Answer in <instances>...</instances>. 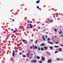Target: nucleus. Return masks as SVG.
<instances>
[{
	"label": "nucleus",
	"instance_id": "f03ea898",
	"mask_svg": "<svg viewBox=\"0 0 63 63\" xmlns=\"http://www.w3.org/2000/svg\"><path fill=\"white\" fill-rule=\"evenodd\" d=\"M52 62V60L51 59H49L47 61V62L49 63H51Z\"/></svg>",
	"mask_w": 63,
	"mask_h": 63
},
{
	"label": "nucleus",
	"instance_id": "dca6fc26",
	"mask_svg": "<svg viewBox=\"0 0 63 63\" xmlns=\"http://www.w3.org/2000/svg\"><path fill=\"white\" fill-rule=\"evenodd\" d=\"M43 31H45L46 30H46V29H45V28H43Z\"/></svg>",
	"mask_w": 63,
	"mask_h": 63
},
{
	"label": "nucleus",
	"instance_id": "f3484780",
	"mask_svg": "<svg viewBox=\"0 0 63 63\" xmlns=\"http://www.w3.org/2000/svg\"><path fill=\"white\" fill-rule=\"evenodd\" d=\"M39 1H40V0H39V1H36V3H40Z\"/></svg>",
	"mask_w": 63,
	"mask_h": 63
},
{
	"label": "nucleus",
	"instance_id": "aec40b11",
	"mask_svg": "<svg viewBox=\"0 0 63 63\" xmlns=\"http://www.w3.org/2000/svg\"><path fill=\"white\" fill-rule=\"evenodd\" d=\"M22 42H27V41H26L25 40H22Z\"/></svg>",
	"mask_w": 63,
	"mask_h": 63
},
{
	"label": "nucleus",
	"instance_id": "79ce46f5",
	"mask_svg": "<svg viewBox=\"0 0 63 63\" xmlns=\"http://www.w3.org/2000/svg\"><path fill=\"white\" fill-rule=\"evenodd\" d=\"M30 22V21H28V23H29Z\"/></svg>",
	"mask_w": 63,
	"mask_h": 63
},
{
	"label": "nucleus",
	"instance_id": "bf43d9fd",
	"mask_svg": "<svg viewBox=\"0 0 63 63\" xmlns=\"http://www.w3.org/2000/svg\"><path fill=\"white\" fill-rule=\"evenodd\" d=\"M39 10H41V8H39Z\"/></svg>",
	"mask_w": 63,
	"mask_h": 63
},
{
	"label": "nucleus",
	"instance_id": "423d86ee",
	"mask_svg": "<svg viewBox=\"0 0 63 63\" xmlns=\"http://www.w3.org/2000/svg\"><path fill=\"white\" fill-rule=\"evenodd\" d=\"M62 48H59V49L58 50V51L60 52L62 51Z\"/></svg>",
	"mask_w": 63,
	"mask_h": 63
},
{
	"label": "nucleus",
	"instance_id": "e2e57ef3",
	"mask_svg": "<svg viewBox=\"0 0 63 63\" xmlns=\"http://www.w3.org/2000/svg\"><path fill=\"white\" fill-rule=\"evenodd\" d=\"M56 17H58V16L57 15V16H56Z\"/></svg>",
	"mask_w": 63,
	"mask_h": 63
},
{
	"label": "nucleus",
	"instance_id": "4c0bfd02",
	"mask_svg": "<svg viewBox=\"0 0 63 63\" xmlns=\"http://www.w3.org/2000/svg\"><path fill=\"white\" fill-rule=\"evenodd\" d=\"M22 51V53H24V51H23V50Z\"/></svg>",
	"mask_w": 63,
	"mask_h": 63
},
{
	"label": "nucleus",
	"instance_id": "f704fd0d",
	"mask_svg": "<svg viewBox=\"0 0 63 63\" xmlns=\"http://www.w3.org/2000/svg\"><path fill=\"white\" fill-rule=\"evenodd\" d=\"M61 36L62 37V38H63V35L62 34H61Z\"/></svg>",
	"mask_w": 63,
	"mask_h": 63
},
{
	"label": "nucleus",
	"instance_id": "4d7b16f0",
	"mask_svg": "<svg viewBox=\"0 0 63 63\" xmlns=\"http://www.w3.org/2000/svg\"><path fill=\"white\" fill-rule=\"evenodd\" d=\"M30 59H31V57H30L29 58Z\"/></svg>",
	"mask_w": 63,
	"mask_h": 63
},
{
	"label": "nucleus",
	"instance_id": "c85d7f7f",
	"mask_svg": "<svg viewBox=\"0 0 63 63\" xmlns=\"http://www.w3.org/2000/svg\"><path fill=\"white\" fill-rule=\"evenodd\" d=\"M39 62V63H43V62H42V61H40Z\"/></svg>",
	"mask_w": 63,
	"mask_h": 63
},
{
	"label": "nucleus",
	"instance_id": "473e14b6",
	"mask_svg": "<svg viewBox=\"0 0 63 63\" xmlns=\"http://www.w3.org/2000/svg\"><path fill=\"white\" fill-rule=\"evenodd\" d=\"M18 52V51L17 50H16L15 51V52Z\"/></svg>",
	"mask_w": 63,
	"mask_h": 63
},
{
	"label": "nucleus",
	"instance_id": "c03bdc74",
	"mask_svg": "<svg viewBox=\"0 0 63 63\" xmlns=\"http://www.w3.org/2000/svg\"><path fill=\"white\" fill-rule=\"evenodd\" d=\"M18 46H20V44H18Z\"/></svg>",
	"mask_w": 63,
	"mask_h": 63
},
{
	"label": "nucleus",
	"instance_id": "72a5a7b5",
	"mask_svg": "<svg viewBox=\"0 0 63 63\" xmlns=\"http://www.w3.org/2000/svg\"><path fill=\"white\" fill-rule=\"evenodd\" d=\"M27 42H24V44H27Z\"/></svg>",
	"mask_w": 63,
	"mask_h": 63
},
{
	"label": "nucleus",
	"instance_id": "49530a36",
	"mask_svg": "<svg viewBox=\"0 0 63 63\" xmlns=\"http://www.w3.org/2000/svg\"><path fill=\"white\" fill-rule=\"evenodd\" d=\"M8 43H11V41H8Z\"/></svg>",
	"mask_w": 63,
	"mask_h": 63
},
{
	"label": "nucleus",
	"instance_id": "c9c22d12",
	"mask_svg": "<svg viewBox=\"0 0 63 63\" xmlns=\"http://www.w3.org/2000/svg\"><path fill=\"white\" fill-rule=\"evenodd\" d=\"M37 42H38V41L37 40H36V41L35 42V43L36 44H37Z\"/></svg>",
	"mask_w": 63,
	"mask_h": 63
},
{
	"label": "nucleus",
	"instance_id": "c756f323",
	"mask_svg": "<svg viewBox=\"0 0 63 63\" xmlns=\"http://www.w3.org/2000/svg\"><path fill=\"white\" fill-rule=\"evenodd\" d=\"M54 30L56 32V31H57V30H56V29H54Z\"/></svg>",
	"mask_w": 63,
	"mask_h": 63
},
{
	"label": "nucleus",
	"instance_id": "680f3d73",
	"mask_svg": "<svg viewBox=\"0 0 63 63\" xmlns=\"http://www.w3.org/2000/svg\"><path fill=\"white\" fill-rule=\"evenodd\" d=\"M22 56L23 57V54H22Z\"/></svg>",
	"mask_w": 63,
	"mask_h": 63
},
{
	"label": "nucleus",
	"instance_id": "6ab92c4d",
	"mask_svg": "<svg viewBox=\"0 0 63 63\" xmlns=\"http://www.w3.org/2000/svg\"><path fill=\"white\" fill-rule=\"evenodd\" d=\"M41 50L42 51H43V50H44V48H43V47H41Z\"/></svg>",
	"mask_w": 63,
	"mask_h": 63
},
{
	"label": "nucleus",
	"instance_id": "cd10ccee",
	"mask_svg": "<svg viewBox=\"0 0 63 63\" xmlns=\"http://www.w3.org/2000/svg\"><path fill=\"white\" fill-rule=\"evenodd\" d=\"M23 57H26V55H24V56H23Z\"/></svg>",
	"mask_w": 63,
	"mask_h": 63
},
{
	"label": "nucleus",
	"instance_id": "de8ad7c7",
	"mask_svg": "<svg viewBox=\"0 0 63 63\" xmlns=\"http://www.w3.org/2000/svg\"><path fill=\"white\" fill-rule=\"evenodd\" d=\"M11 31H13V30H14V29H11Z\"/></svg>",
	"mask_w": 63,
	"mask_h": 63
},
{
	"label": "nucleus",
	"instance_id": "a19ab883",
	"mask_svg": "<svg viewBox=\"0 0 63 63\" xmlns=\"http://www.w3.org/2000/svg\"><path fill=\"white\" fill-rule=\"evenodd\" d=\"M59 43V42H56V44H58V43Z\"/></svg>",
	"mask_w": 63,
	"mask_h": 63
},
{
	"label": "nucleus",
	"instance_id": "774afa93",
	"mask_svg": "<svg viewBox=\"0 0 63 63\" xmlns=\"http://www.w3.org/2000/svg\"><path fill=\"white\" fill-rule=\"evenodd\" d=\"M55 37H56V35H55Z\"/></svg>",
	"mask_w": 63,
	"mask_h": 63
},
{
	"label": "nucleus",
	"instance_id": "7ed1b4c3",
	"mask_svg": "<svg viewBox=\"0 0 63 63\" xmlns=\"http://www.w3.org/2000/svg\"><path fill=\"white\" fill-rule=\"evenodd\" d=\"M15 51L14 50L12 53V56L14 57H15Z\"/></svg>",
	"mask_w": 63,
	"mask_h": 63
},
{
	"label": "nucleus",
	"instance_id": "3c124183",
	"mask_svg": "<svg viewBox=\"0 0 63 63\" xmlns=\"http://www.w3.org/2000/svg\"><path fill=\"white\" fill-rule=\"evenodd\" d=\"M31 41H32V42H33V40H31Z\"/></svg>",
	"mask_w": 63,
	"mask_h": 63
},
{
	"label": "nucleus",
	"instance_id": "5fc2aeb1",
	"mask_svg": "<svg viewBox=\"0 0 63 63\" xmlns=\"http://www.w3.org/2000/svg\"><path fill=\"white\" fill-rule=\"evenodd\" d=\"M28 27H27V29H28Z\"/></svg>",
	"mask_w": 63,
	"mask_h": 63
},
{
	"label": "nucleus",
	"instance_id": "37998d69",
	"mask_svg": "<svg viewBox=\"0 0 63 63\" xmlns=\"http://www.w3.org/2000/svg\"><path fill=\"white\" fill-rule=\"evenodd\" d=\"M30 23H32V22L31 21L30 22Z\"/></svg>",
	"mask_w": 63,
	"mask_h": 63
},
{
	"label": "nucleus",
	"instance_id": "9b49d317",
	"mask_svg": "<svg viewBox=\"0 0 63 63\" xmlns=\"http://www.w3.org/2000/svg\"><path fill=\"white\" fill-rule=\"evenodd\" d=\"M44 48L45 49H46V50L47 49V47L46 46H45L44 47Z\"/></svg>",
	"mask_w": 63,
	"mask_h": 63
},
{
	"label": "nucleus",
	"instance_id": "0eeeda50",
	"mask_svg": "<svg viewBox=\"0 0 63 63\" xmlns=\"http://www.w3.org/2000/svg\"><path fill=\"white\" fill-rule=\"evenodd\" d=\"M42 38H43V40L44 41H46V39H45V37H44V35H43Z\"/></svg>",
	"mask_w": 63,
	"mask_h": 63
},
{
	"label": "nucleus",
	"instance_id": "9d476101",
	"mask_svg": "<svg viewBox=\"0 0 63 63\" xmlns=\"http://www.w3.org/2000/svg\"><path fill=\"white\" fill-rule=\"evenodd\" d=\"M49 47L50 48L51 50H53V47H52V46L50 47Z\"/></svg>",
	"mask_w": 63,
	"mask_h": 63
},
{
	"label": "nucleus",
	"instance_id": "09e8293b",
	"mask_svg": "<svg viewBox=\"0 0 63 63\" xmlns=\"http://www.w3.org/2000/svg\"><path fill=\"white\" fill-rule=\"evenodd\" d=\"M62 46H63V44L61 46V47H62Z\"/></svg>",
	"mask_w": 63,
	"mask_h": 63
},
{
	"label": "nucleus",
	"instance_id": "6e6552de",
	"mask_svg": "<svg viewBox=\"0 0 63 63\" xmlns=\"http://www.w3.org/2000/svg\"><path fill=\"white\" fill-rule=\"evenodd\" d=\"M48 43H49V44H50L51 45H53V43L52 42H50L49 41H48Z\"/></svg>",
	"mask_w": 63,
	"mask_h": 63
},
{
	"label": "nucleus",
	"instance_id": "ea45409f",
	"mask_svg": "<svg viewBox=\"0 0 63 63\" xmlns=\"http://www.w3.org/2000/svg\"><path fill=\"white\" fill-rule=\"evenodd\" d=\"M45 22H46V23H47V21H45Z\"/></svg>",
	"mask_w": 63,
	"mask_h": 63
},
{
	"label": "nucleus",
	"instance_id": "4be33fe9",
	"mask_svg": "<svg viewBox=\"0 0 63 63\" xmlns=\"http://www.w3.org/2000/svg\"><path fill=\"white\" fill-rule=\"evenodd\" d=\"M22 54V53L21 52H20L19 54V55H21V54Z\"/></svg>",
	"mask_w": 63,
	"mask_h": 63
},
{
	"label": "nucleus",
	"instance_id": "052dcab7",
	"mask_svg": "<svg viewBox=\"0 0 63 63\" xmlns=\"http://www.w3.org/2000/svg\"><path fill=\"white\" fill-rule=\"evenodd\" d=\"M48 32H46V34H48Z\"/></svg>",
	"mask_w": 63,
	"mask_h": 63
},
{
	"label": "nucleus",
	"instance_id": "a878e982",
	"mask_svg": "<svg viewBox=\"0 0 63 63\" xmlns=\"http://www.w3.org/2000/svg\"><path fill=\"white\" fill-rule=\"evenodd\" d=\"M47 39L48 41H50V39L49 38H48Z\"/></svg>",
	"mask_w": 63,
	"mask_h": 63
},
{
	"label": "nucleus",
	"instance_id": "6e6d98bb",
	"mask_svg": "<svg viewBox=\"0 0 63 63\" xmlns=\"http://www.w3.org/2000/svg\"><path fill=\"white\" fill-rule=\"evenodd\" d=\"M59 15H61V14L60 13H59Z\"/></svg>",
	"mask_w": 63,
	"mask_h": 63
},
{
	"label": "nucleus",
	"instance_id": "5701e85b",
	"mask_svg": "<svg viewBox=\"0 0 63 63\" xmlns=\"http://www.w3.org/2000/svg\"><path fill=\"white\" fill-rule=\"evenodd\" d=\"M35 49H38V47H37V46H35Z\"/></svg>",
	"mask_w": 63,
	"mask_h": 63
},
{
	"label": "nucleus",
	"instance_id": "20e7f679",
	"mask_svg": "<svg viewBox=\"0 0 63 63\" xmlns=\"http://www.w3.org/2000/svg\"><path fill=\"white\" fill-rule=\"evenodd\" d=\"M31 62H34L35 63H36V62H37V60H33Z\"/></svg>",
	"mask_w": 63,
	"mask_h": 63
},
{
	"label": "nucleus",
	"instance_id": "ddd939ff",
	"mask_svg": "<svg viewBox=\"0 0 63 63\" xmlns=\"http://www.w3.org/2000/svg\"><path fill=\"white\" fill-rule=\"evenodd\" d=\"M36 58L38 59H40V57L39 56H37L36 57Z\"/></svg>",
	"mask_w": 63,
	"mask_h": 63
},
{
	"label": "nucleus",
	"instance_id": "1a4fd4ad",
	"mask_svg": "<svg viewBox=\"0 0 63 63\" xmlns=\"http://www.w3.org/2000/svg\"><path fill=\"white\" fill-rule=\"evenodd\" d=\"M46 46V45L43 43H42L41 45V47H42V46L43 47V46Z\"/></svg>",
	"mask_w": 63,
	"mask_h": 63
},
{
	"label": "nucleus",
	"instance_id": "2eb2a0df",
	"mask_svg": "<svg viewBox=\"0 0 63 63\" xmlns=\"http://www.w3.org/2000/svg\"><path fill=\"white\" fill-rule=\"evenodd\" d=\"M32 47H33V49H34L35 48V46H34V45H33Z\"/></svg>",
	"mask_w": 63,
	"mask_h": 63
},
{
	"label": "nucleus",
	"instance_id": "603ef678",
	"mask_svg": "<svg viewBox=\"0 0 63 63\" xmlns=\"http://www.w3.org/2000/svg\"><path fill=\"white\" fill-rule=\"evenodd\" d=\"M11 37V38H13V36H12Z\"/></svg>",
	"mask_w": 63,
	"mask_h": 63
},
{
	"label": "nucleus",
	"instance_id": "39448f33",
	"mask_svg": "<svg viewBox=\"0 0 63 63\" xmlns=\"http://www.w3.org/2000/svg\"><path fill=\"white\" fill-rule=\"evenodd\" d=\"M29 54H30V52H28V53L26 54V55H27V57H29Z\"/></svg>",
	"mask_w": 63,
	"mask_h": 63
},
{
	"label": "nucleus",
	"instance_id": "8fccbe9b",
	"mask_svg": "<svg viewBox=\"0 0 63 63\" xmlns=\"http://www.w3.org/2000/svg\"><path fill=\"white\" fill-rule=\"evenodd\" d=\"M47 35H46V38H47Z\"/></svg>",
	"mask_w": 63,
	"mask_h": 63
},
{
	"label": "nucleus",
	"instance_id": "4468645a",
	"mask_svg": "<svg viewBox=\"0 0 63 63\" xmlns=\"http://www.w3.org/2000/svg\"><path fill=\"white\" fill-rule=\"evenodd\" d=\"M38 50H39V51L41 50V48L40 47H38Z\"/></svg>",
	"mask_w": 63,
	"mask_h": 63
},
{
	"label": "nucleus",
	"instance_id": "0e129e2a",
	"mask_svg": "<svg viewBox=\"0 0 63 63\" xmlns=\"http://www.w3.org/2000/svg\"><path fill=\"white\" fill-rule=\"evenodd\" d=\"M30 27H28V28H29Z\"/></svg>",
	"mask_w": 63,
	"mask_h": 63
},
{
	"label": "nucleus",
	"instance_id": "a211bd4d",
	"mask_svg": "<svg viewBox=\"0 0 63 63\" xmlns=\"http://www.w3.org/2000/svg\"><path fill=\"white\" fill-rule=\"evenodd\" d=\"M58 52V51H56L54 52V53H57Z\"/></svg>",
	"mask_w": 63,
	"mask_h": 63
},
{
	"label": "nucleus",
	"instance_id": "b1692460",
	"mask_svg": "<svg viewBox=\"0 0 63 63\" xmlns=\"http://www.w3.org/2000/svg\"><path fill=\"white\" fill-rule=\"evenodd\" d=\"M59 34H62V32L61 31L59 32Z\"/></svg>",
	"mask_w": 63,
	"mask_h": 63
},
{
	"label": "nucleus",
	"instance_id": "7c9ffc66",
	"mask_svg": "<svg viewBox=\"0 0 63 63\" xmlns=\"http://www.w3.org/2000/svg\"><path fill=\"white\" fill-rule=\"evenodd\" d=\"M16 32V31H14L13 32V33H15Z\"/></svg>",
	"mask_w": 63,
	"mask_h": 63
},
{
	"label": "nucleus",
	"instance_id": "2f4dec72",
	"mask_svg": "<svg viewBox=\"0 0 63 63\" xmlns=\"http://www.w3.org/2000/svg\"><path fill=\"white\" fill-rule=\"evenodd\" d=\"M32 26V24H29V26Z\"/></svg>",
	"mask_w": 63,
	"mask_h": 63
},
{
	"label": "nucleus",
	"instance_id": "bb28decb",
	"mask_svg": "<svg viewBox=\"0 0 63 63\" xmlns=\"http://www.w3.org/2000/svg\"><path fill=\"white\" fill-rule=\"evenodd\" d=\"M53 22V20L52 19L51 20L50 22Z\"/></svg>",
	"mask_w": 63,
	"mask_h": 63
},
{
	"label": "nucleus",
	"instance_id": "e433bc0d",
	"mask_svg": "<svg viewBox=\"0 0 63 63\" xmlns=\"http://www.w3.org/2000/svg\"><path fill=\"white\" fill-rule=\"evenodd\" d=\"M37 9H39V6H37Z\"/></svg>",
	"mask_w": 63,
	"mask_h": 63
},
{
	"label": "nucleus",
	"instance_id": "338daca9",
	"mask_svg": "<svg viewBox=\"0 0 63 63\" xmlns=\"http://www.w3.org/2000/svg\"><path fill=\"white\" fill-rule=\"evenodd\" d=\"M59 37H61V36H59Z\"/></svg>",
	"mask_w": 63,
	"mask_h": 63
},
{
	"label": "nucleus",
	"instance_id": "a18cd8bd",
	"mask_svg": "<svg viewBox=\"0 0 63 63\" xmlns=\"http://www.w3.org/2000/svg\"><path fill=\"white\" fill-rule=\"evenodd\" d=\"M38 28L39 29H40V28H41V27H38Z\"/></svg>",
	"mask_w": 63,
	"mask_h": 63
},
{
	"label": "nucleus",
	"instance_id": "58836bf2",
	"mask_svg": "<svg viewBox=\"0 0 63 63\" xmlns=\"http://www.w3.org/2000/svg\"><path fill=\"white\" fill-rule=\"evenodd\" d=\"M32 47H30V48L31 49H32Z\"/></svg>",
	"mask_w": 63,
	"mask_h": 63
},
{
	"label": "nucleus",
	"instance_id": "f257e3e1",
	"mask_svg": "<svg viewBox=\"0 0 63 63\" xmlns=\"http://www.w3.org/2000/svg\"><path fill=\"white\" fill-rule=\"evenodd\" d=\"M41 59L42 61H45V58H44V57L42 56L41 57Z\"/></svg>",
	"mask_w": 63,
	"mask_h": 63
},
{
	"label": "nucleus",
	"instance_id": "393cba45",
	"mask_svg": "<svg viewBox=\"0 0 63 63\" xmlns=\"http://www.w3.org/2000/svg\"><path fill=\"white\" fill-rule=\"evenodd\" d=\"M33 25H32L31 26V27H30V28H32V27H33Z\"/></svg>",
	"mask_w": 63,
	"mask_h": 63
},
{
	"label": "nucleus",
	"instance_id": "13d9d810",
	"mask_svg": "<svg viewBox=\"0 0 63 63\" xmlns=\"http://www.w3.org/2000/svg\"><path fill=\"white\" fill-rule=\"evenodd\" d=\"M33 55V53H32V55Z\"/></svg>",
	"mask_w": 63,
	"mask_h": 63
},
{
	"label": "nucleus",
	"instance_id": "864d4df0",
	"mask_svg": "<svg viewBox=\"0 0 63 63\" xmlns=\"http://www.w3.org/2000/svg\"><path fill=\"white\" fill-rule=\"evenodd\" d=\"M27 26H29V25L28 24Z\"/></svg>",
	"mask_w": 63,
	"mask_h": 63
},
{
	"label": "nucleus",
	"instance_id": "f8f14e48",
	"mask_svg": "<svg viewBox=\"0 0 63 63\" xmlns=\"http://www.w3.org/2000/svg\"><path fill=\"white\" fill-rule=\"evenodd\" d=\"M60 58H59L58 59H57V61H58L59 60V61H61V59H60Z\"/></svg>",
	"mask_w": 63,
	"mask_h": 63
},
{
	"label": "nucleus",
	"instance_id": "412c9836",
	"mask_svg": "<svg viewBox=\"0 0 63 63\" xmlns=\"http://www.w3.org/2000/svg\"><path fill=\"white\" fill-rule=\"evenodd\" d=\"M54 47H56V48L59 47V46H55Z\"/></svg>",
	"mask_w": 63,
	"mask_h": 63
},
{
	"label": "nucleus",
	"instance_id": "69168bd1",
	"mask_svg": "<svg viewBox=\"0 0 63 63\" xmlns=\"http://www.w3.org/2000/svg\"><path fill=\"white\" fill-rule=\"evenodd\" d=\"M36 56L35 55V56H34V57H36Z\"/></svg>",
	"mask_w": 63,
	"mask_h": 63
}]
</instances>
